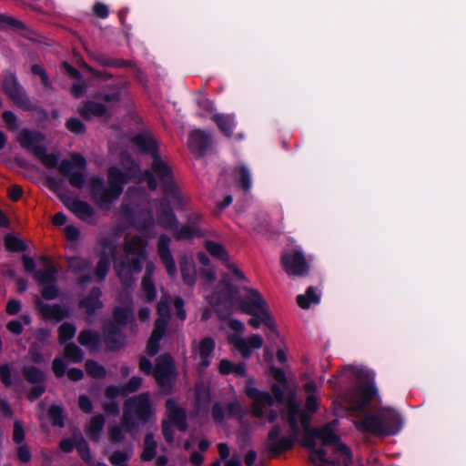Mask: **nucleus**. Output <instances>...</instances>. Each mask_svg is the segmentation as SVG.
<instances>
[{
  "label": "nucleus",
  "mask_w": 466,
  "mask_h": 466,
  "mask_svg": "<svg viewBox=\"0 0 466 466\" xmlns=\"http://www.w3.org/2000/svg\"><path fill=\"white\" fill-rule=\"evenodd\" d=\"M226 325L234 331V333L227 335L228 343L232 347L233 350L239 352L243 358H249L254 351L263 347L264 339L261 335L251 334L248 337H243L245 325L240 320L228 319Z\"/></svg>",
  "instance_id": "nucleus-7"
},
{
  "label": "nucleus",
  "mask_w": 466,
  "mask_h": 466,
  "mask_svg": "<svg viewBox=\"0 0 466 466\" xmlns=\"http://www.w3.org/2000/svg\"><path fill=\"white\" fill-rule=\"evenodd\" d=\"M134 142L144 151L150 152L153 156L152 170L165 187L168 201L174 206H181L185 202V197L175 187L172 174L167 164L156 152L157 142L151 134H141L134 138Z\"/></svg>",
  "instance_id": "nucleus-5"
},
{
  "label": "nucleus",
  "mask_w": 466,
  "mask_h": 466,
  "mask_svg": "<svg viewBox=\"0 0 466 466\" xmlns=\"http://www.w3.org/2000/svg\"><path fill=\"white\" fill-rule=\"evenodd\" d=\"M13 438L16 443H20L24 440V431L18 421L15 423Z\"/></svg>",
  "instance_id": "nucleus-57"
},
{
  "label": "nucleus",
  "mask_w": 466,
  "mask_h": 466,
  "mask_svg": "<svg viewBox=\"0 0 466 466\" xmlns=\"http://www.w3.org/2000/svg\"><path fill=\"white\" fill-rule=\"evenodd\" d=\"M78 403H79L80 409L83 411H85L86 413H89L91 411V410H92V403H91V400L87 397L81 396L79 398Z\"/></svg>",
  "instance_id": "nucleus-58"
},
{
  "label": "nucleus",
  "mask_w": 466,
  "mask_h": 466,
  "mask_svg": "<svg viewBox=\"0 0 466 466\" xmlns=\"http://www.w3.org/2000/svg\"><path fill=\"white\" fill-rule=\"evenodd\" d=\"M236 176H237L238 179L240 181L241 187L245 190H248L251 186L250 174H249L248 170L244 167H240L236 171Z\"/></svg>",
  "instance_id": "nucleus-40"
},
{
  "label": "nucleus",
  "mask_w": 466,
  "mask_h": 466,
  "mask_svg": "<svg viewBox=\"0 0 466 466\" xmlns=\"http://www.w3.org/2000/svg\"><path fill=\"white\" fill-rule=\"evenodd\" d=\"M131 315L132 312L129 309H117L115 311V319L119 324L125 323Z\"/></svg>",
  "instance_id": "nucleus-50"
},
{
  "label": "nucleus",
  "mask_w": 466,
  "mask_h": 466,
  "mask_svg": "<svg viewBox=\"0 0 466 466\" xmlns=\"http://www.w3.org/2000/svg\"><path fill=\"white\" fill-rule=\"evenodd\" d=\"M198 409L206 408L210 400L209 389L206 386H198L196 389Z\"/></svg>",
  "instance_id": "nucleus-33"
},
{
  "label": "nucleus",
  "mask_w": 466,
  "mask_h": 466,
  "mask_svg": "<svg viewBox=\"0 0 466 466\" xmlns=\"http://www.w3.org/2000/svg\"><path fill=\"white\" fill-rule=\"evenodd\" d=\"M122 164L126 174H122L116 167H111L108 171V187L106 188L104 187V182L101 178L96 177L91 181L92 195L95 201L101 208H107L109 205L119 197L124 184L132 177L137 182L142 180L141 173L127 157L123 156Z\"/></svg>",
  "instance_id": "nucleus-3"
},
{
  "label": "nucleus",
  "mask_w": 466,
  "mask_h": 466,
  "mask_svg": "<svg viewBox=\"0 0 466 466\" xmlns=\"http://www.w3.org/2000/svg\"><path fill=\"white\" fill-rule=\"evenodd\" d=\"M169 298L162 299L157 304L158 319L155 322V329L147 345V353L155 355L158 350V342L161 339L169 319Z\"/></svg>",
  "instance_id": "nucleus-11"
},
{
  "label": "nucleus",
  "mask_w": 466,
  "mask_h": 466,
  "mask_svg": "<svg viewBox=\"0 0 466 466\" xmlns=\"http://www.w3.org/2000/svg\"><path fill=\"white\" fill-rule=\"evenodd\" d=\"M282 264L290 276H303L309 270L305 258L297 250L285 252L282 256Z\"/></svg>",
  "instance_id": "nucleus-16"
},
{
  "label": "nucleus",
  "mask_w": 466,
  "mask_h": 466,
  "mask_svg": "<svg viewBox=\"0 0 466 466\" xmlns=\"http://www.w3.org/2000/svg\"><path fill=\"white\" fill-rule=\"evenodd\" d=\"M3 88L8 94V96L15 100L20 101L23 96V91L20 86L17 84L16 78L13 75H8L5 76Z\"/></svg>",
  "instance_id": "nucleus-26"
},
{
  "label": "nucleus",
  "mask_w": 466,
  "mask_h": 466,
  "mask_svg": "<svg viewBox=\"0 0 466 466\" xmlns=\"http://www.w3.org/2000/svg\"><path fill=\"white\" fill-rule=\"evenodd\" d=\"M129 457H130L129 453L117 451V452H114L111 455L110 461L112 464L121 466V465H124L123 463L125 461H127L129 459Z\"/></svg>",
  "instance_id": "nucleus-48"
},
{
  "label": "nucleus",
  "mask_w": 466,
  "mask_h": 466,
  "mask_svg": "<svg viewBox=\"0 0 466 466\" xmlns=\"http://www.w3.org/2000/svg\"><path fill=\"white\" fill-rule=\"evenodd\" d=\"M208 143V137L201 130H194L189 134L187 145L192 151L201 153Z\"/></svg>",
  "instance_id": "nucleus-25"
},
{
  "label": "nucleus",
  "mask_w": 466,
  "mask_h": 466,
  "mask_svg": "<svg viewBox=\"0 0 466 466\" xmlns=\"http://www.w3.org/2000/svg\"><path fill=\"white\" fill-rule=\"evenodd\" d=\"M348 371L356 377L358 386L350 396L340 397L334 401V410L338 415L342 414L347 410H362L377 394L372 383L374 378L372 372L357 367H350Z\"/></svg>",
  "instance_id": "nucleus-4"
},
{
  "label": "nucleus",
  "mask_w": 466,
  "mask_h": 466,
  "mask_svg": "<svg viewBox=\"0 0 466 466\" xmlns=\"http://www.w3.org/2000/svg\"><path fill=\"white\" fill-rule=\"evenodd\" d=\"M26 379L34 383L39 382L43 380V373L35 368L26 369L25 370Z\"/></svg>",
  "instance_id": "nucleus-47"
},
{
  "label": "nucleus",
  "mask_w": 466,
  "mask_h": 466,
  "mask_svg": "<svg viewBox=\"0 0 466 466\" xmlns=\"http://www.w3.org/2000/svg\"><path fill=\"white\" fill-rule=\"evenodd\" d=\"M218 370L220 374L227 375L231 372L236 373L237 375L243 376L245 375V366L242 364L235 365L228 360L223 359L219 361Z\"/></svg>",
  "instance_id": "nucleus-30"
},
{
  "label": "nucleus",
  "mask_w": 466,
  "mask_h": 466,
  "mask_svg": "<svg viewBox=\"0 0 466 466\" xmlns=\"http://www.w3.org/2000/svg\"><path fill=\"white\" fill-rule=\"evenodd\" d=\"M86 369L87 373L95 378H101L106 374L105 369L94 361H87L86 364Z\"/></svg>",
  "instance_id": "nucleus-42"
},
{
  "label": "nucleus",
  "mask_w": 466,
  "mask_h": 466,
  "mask_svg": "<svg viewBox=\"0 0 466 466\" xmlns=\"http://www.w3.org/2000/svg\"><path fill=\"white\" fill-rule=\"evenodd\" d=\"M20 302L15 299L9 300L6 305V311L10 315H15L20 310Z\"/></svg>",
  "instance_id": "nucleus-60"
},
{
  "label": "nucleus",
  "mask_w": 466,
  "mask_h": 466,
  "mask_svg": "<svg viewBox=\"0 0 466 466\" xmlns=\"http://www.w3.org/2000/svg\"><path fill=\"white\" fill-rule=\"evenodd\" d=\"M147 258L145 244L138 237L127 240L124 246V255L115 261L118 277L124 283H128L142 268V262Z\"/></svg>",
  "instance_id": "nucleus-6"
},
{
  "label": "nucleus",
  "mask_w": 466,
  "mask_h": 466,
  "mask_svg": "<svg viewBox=\"0 0 466 466\" xmlns=\"http://www.w3.org/2000/svg\"><path fill=\"white\" fill-rule=\"evenodd\" d=\"M109 268V259L106 256L102 257L99 259L96 269V275L100 279H104Z\"/></svg>",
  "instance_id": "nucleus-46"
},
{
  "label": "nucleus",
  "mask_w": 466,
  "mask_h": 466,
  "mask_svg": "<svg viewBox=\"0 0 466 466\" xmlns=\"http://www.w3.org/2000/svg\"><path fill=\"white\" fill-rule=\"evenodd\" d=\"M66 127L71 132L76 134H81L85 129L83 123L76 118L69 119L66 123Z\"/></svg>",
  "instance_id": "nucleus-49"
},
{
  "label": "nucleus",
  "mask_w": 466,
  "mask_h": 466,
  "mask_svg": "<svg viewBox=\"0 0 466 466\" xmlns=\"http://www.w3.org/2000/svg\"><path fill=\"white\" fill-rule=\"evenodd\" d=\"M65 356L71 362H78L83 359L80 349L73 344H69L65 348Z\"/></svg>",
  "instance_id": "nucleus-38"
},
{
  "label": "nucleus",
  "mask_w": 466,
  "mask_h": 466,
  "mask_svg": "<svg viewBox=\"0 0 466 466\" xmlns=\"http://www.w3.org/2000/svg\"><path fill=\"white\" fill-rule=\"evenodd\" d=\"M199 230L196 225H188L184 226L177 233V238L178 239H186L198 236Z\"/></svg>",
  "instance_id": "nucleus-41"
},
{
  "label": "nucleus",
  "mask_w": 466,
  "mask_h": 466,
  "mask_svg": "<svg viewBox=\"0 0 466 466\" xmlns=\"http://www.w3.org/2000/svg\"><path fill=\"white\" fill-rule=\"evenodd\" d=\"M169 241L170 239L168 238H167L166 236H161L158 240L157 250L159 258L163 264L165 265L167 274L171 278H176L177 267L172 258V255L168 249Z\"/></svg>",
  "instance_id": "nucleus-20"
},
{
  "label": "nucleus",
  "mask_w": 466,
  "mask_h": 466,
  "mask_svg": "<svg viewBox=\"0 0 466 466\" xmlns=\"http://www.w3.org/2000/svg\"><path fill=\"white\" fill-rule=\"evenodd\" d=\"M159 221L168 229H173L177 223L176 218L170 210H164Z\"/></svg>",
  "instance_id": "nucleus-44"
},
{
  "label": "nucleus",
  "mask_w": 466,
  "mask_h": 466,
  "mask_svg": "<svg viewBox=\"0 0 466 466\" xmlns=\"http://www.w3.org/2000/svg\"><path fill=\"white\" fill-rule=\"evenodd\" d=\"M23 265H24V268L25 270L27 272V273H35V262L34 260L27 257V256H24L23 257Z\"/></svg>",
  "instance_id": "nucleus-61"
},
{
  "label": "nucleus",
  "mask_w": 466,
  "mask_h": 466,
  "mask_svg": "<svg viewBox=\"0 0 466 466\" xmlns=\"http://www.w3.org/2000/svg\"><path fill=\"white\" fill-rule=\"evenodd\" d=\"M246 414L245 408L239 403L238 400H233L228 407L226 413H224L220 404H215L212 410V416L218 422H222L228 417H237L242 419Z\"/></svg>",
  "instance_id": "nucleus-21"
},
{
  "label": "nucleus",
  "mask_w": 466,
  "mask_h": 466,
  "mask_svg": "<svg viewBox=\"0 0 466 466\" xmlns=\"http://www.w3.org/2000/svg\"><path fill=\"white\" fill-rule=\"evenodd\" d=\"M67 376L72 380H79L83 377V372L78 369H71L68 370Z\"/></svg>",
  "instance_id": "nucleus-64"
},
{
  "label": "nucleus",
  "mask_w": 466,
  "mask_h": 466,
  "mask_svg": "<svg viewBox=\"0 0 466 466\" xmlns=\"http://www.w3.org/2000/svg\"><path fill=\"white\" fill-rule=\"evenodd\" d=\"M106 112V106L96 102H88L82 108V114L86 117L102 116Z\"/></svg>",
  "instance_id": "nucleus-32"
},
{
  "label": "nucleus",
  "mask_w": 466,
  "mask_h": 466,
  "mask_svg": "<svg viewBox=\"0 0 466 466\" xmlns=\"http://www.w3.org/2000/svg\"><path fill=\"white\" fill-rule=\"evenodd\" d=\"M167 420L163 422V433L166 440L169 442L173 441L172 426H176L179 431H186V414L173 400L167 401Z\"/></svg>",
  "instance_id": "nucleus-12"
},
{
  "label": "nucleus",
  "mask_w": 466,
  "mask_h": 466,
  "mask_svg": "<svg viewBox=\"0 0 466 466\" xmlns=\"http://www.w3.org/2000/svg\"><path fill=\"white\" fill-rule=\"evenodd\" d=\"M320 300V295L313 289L309 288L304 295L297 298L298 304L303 308H309L312 304H317Z\"/></svg>",
  "instance_id": "nucleus-28"
},
{
  "label": "nucleus",
  "mask_w": 466,
  "mask_h": 466,
  "mask_svg": "<svg viewBox=\"0 0 466 466\" xmlns=\"http://www.w3.org/2000/svg\"><path fill=\"white\" fill-rule=\"evenodd\" d=\"M66 364L62 359L56 358L53 362V370L57 377L65 374Z\"/></svg>",
  "instance_id": "nucleus-53"
},
{
  "label": "nucleus",
  "mask_w": 466,
  "mask_h": 466,
  "mask_svg": "<svg viewBox=\"0 0 466 466\" xmlns=\"http://www.w3.org/2000/svg\"><path fill=\"white\" fill-rule=\"evenodd\" d=\"M5 245L6 249L13 252L23 251L26 248L22 239L12 235H7L5 238Z\"/></svg>",
  "instance_id": "nucleus-35"
},
{
  "label": "nucleus",
  "mask_w": 466,
  "mask_h": 466,
  "mask_svg": "<svg viewBox=\"0 0 466 466\" xmlns=\"http://www.w3.org/2000/svg\"><path fill=\"white\" fill-rule=\"evenodd\" d=\"M3 119L5 124L11 129H15L17 127L16 117L14 113L10 111H5L3 113Z\"/></svg>",
  "instance_id": "nucleus-52"
},
{
  "label": "nucleus",
  "mask_w": 466,
  "mask_h": 466,
  "mask_svg": "<svg viewBox=\"0 0 466 466\" xmlns=\"http://www.w3.org/2000/svg\"><path fill=\"white\" fill-rule=\"evenodd\" d=\"M49 414L53 419V422L56 425H63V418L61 414V409L58 406H52L49 410Z\"/></svg>",
  "instance_id": "nucleus-51"
},
{
  "label": "nucleus",
  "mask_w": 466,
  "mask_h": 466,
  "mask_svg": "<svg viewBox=\"0 0 466 466\" xmlns=\"http://www.w3.org/2000/svg\"><path fill=\"white\" fill-rule=\"evenodd\" d=\"M45 269L43 271H35V279L43 286L42 295L46 299H55L58 290L54 284L56 269L46 258H41Z\"/></svg>",
  "instance_id": "nucleus-15"
},
{
  "label": "nucleus",
  "mask_w": 466,
  "mask_h": 466,
  "mask_svg": "<svg viewBox=\"0 0 466 466\" xmlns=\"http://www.w3.org/2000/svg\"><path fill=\"white\" fill-rule=\"evenodd\" d=\"M75 446L76 442L74 443L70 439L63 440L60 442V449L65 452H70Z\"/></svg>",
  "instance_id": "nucleus-63"
},
{
  "label": "nucleus",
  "mask_w": 466,
  "mask_h": 466,
  "mask_svg": "<svg viewBox=\"0 0 466 466\" xmlns=\"http://www.w3.org/2000/svg\"><path fill=\"white\" fill-rule=\"evenodd\" d=\"M78 340L81 345L95 350L98 343V337L96 334L86 330L80 333Z\"/></svg>",
  "instance_id": "nucleus-34"
},
{
  "label": "nucleus",
  "mask_w": 466,
  "mask_h": 466,
  "mask_svg": "<svg viewBox=\"0 0 466 466\" xmlns=\"http://www.w3.org/2000/svg\"><path fill=\"white\" fill-rule=\"evenodd\" d=\"M175 376L176 370L171 358L169 356L158 358L155 370V377L158 385L163 390L168 389Z\"/></svg>",
  "instance_id": "nucleus-17"
},
{
  "label": "nucleus",
  "mask_w": 466,
  "mask_h": 466,
  "mask_svg": "<svg viewBox=\"0 0 466 466\" xmlns=\"http://www.w3.org/2000/svg\"><path fill=\"white\" fill-rule=\"evenodd\" d=\"M65 234L69 240H75L79 236V230L74 226H66L65 228Z\"/></svg>",
  "instance_id": "nucleus-59"
},
{
  "label": "nucleus",
  "mask_w": 466,
  "mask_h": 466,
  "mask_svg": "<svg viewBox=\"0 0 466 466\" xmlns=\"http://www.w3.org/2000/svg\"><path fill=\"white\" fill-rule=\"evenodd\" d=\"M100 291L98 289L92 290L91 294L82 300L81 307L84 308L86 312L91 313L96 309L101 307V302L99 301Z\"/></svg>",
  "instance_id": "nucleus-31"
},
{
  "label": "nucleus",
  "mask_w": 466,
  "mask_h": 466,
  "mask_svg": "<svg viewBox=\"0 0 466 466\" xmlns=\"http://www.w3.org/2000/svg\"><path fill=\"white\" fill-rule=\"evenodd\" d=\"M219 129L226 135L230 136L232 127H234L233 116L228 115L215 114L212 116Z\"/></svg>",
  "instance_id": "nucleus-29"
},
{
  "label": "nucleus",
  "mask_w": 466,
  "mask_h": 466,
  "mask_svg": "<svg viewBox=\"0 0 466 466\" xmlns=\"http://www.w3.org/2000/svg\"><path fill=\"white\" fill-rule=\"evenodd\" d=\"M204 292L210 305L220 319L240 311L251 316L248 325L258 329L265 325L270 331V337H279V332L268 305L262 295L255 289L242 286L234 288L223 279L209 294L208 287L216 279V272L212 268L201 272Z\"/></svg>",
  "instance_id": "nucleus-2"
},
{
  "label": "nucleus",
  "mask_w": 466,
  "mask_h": 466,
  "mask_svg": "<svg viewBox=\"0 0 466 466\" xmlns=\"http://www.w3.org/2000/svg\"><path fill=\"white\" fill-rule=\"evenodd\" d=\"M76 447L80 456L85 461L90 460V453H89L88 447L81 436L76 437Z\"/></svg>",
  "instance_id": "nucleus-45"
},
{
  "label": "nucleus",
  "mask_w": 466,
  "mask_h": 466,
  "mask_svg": "<svg viewBox=\"0 0 466 466\" xmlns=\"http://www.w3.org/2000/svg\"><path fill=\"white\" fill-rule=\"evenodd\" d=\"M180 270L184 283L190 287L194 286L197 279V272L192 257H182L180 260Z\"/></svg>",
  "instance_id": "nucleus-22"
},
{
  "label": "nucleus",
  "mask_w": 466,
  "mask_h": 466,
  "mask_svg": "<svg viewBox=\"0 0 466 466\" xmlns=\"http://www.w3.org/2000/svg\"><path fill=\"white\" fill-rule=\"evenodd\" d=\"M59 171L68 177L73 187H81L84 184L86 161L83 157L74 155L68 160H64L58 167Z\"/></svg>",
  "instance_id": "nucleus-13"
},
{
  "label": "nucleus",
  "mask_w": 466,
  "mask_h": 466,
  "mask_svg": "<svg viewBox=\"0 0 466 466\" xmlns=\"http://www.w3.org/2000/svg\"><path fill=\"white\" fill-rule=\"evenodd\" d=\"M157 444L151 435H147L145 439V448L142 453L144 461H150L156 453Z\"/></svg>",
  "instance_id": "nucleus-36"
},
{
  "label": "nucleus",
  "mask_w": 466,
  "mask_h": 466,
  "mask_svg": "<svg viewBox=\"0 0 466 466\" xmlns=\"http://www.w3.org/2000/svg\"><path fill=\"white\" fill-rule=\"evenodd\" d=\"M30 323V318L28 315H23L19 320H12L7 324V329L18 335L23 330L24 325H28Z\"/></svg>",
  "instance_id": "nucleus-37"
},
{
  "label": "nucleus",
  "mask_w": 466,
  "mask_h": 466,
  "mask_svg": "<svg viewBox=\"0 0 466 466\" xmlns=\"http://www.w3.org/2000/svg\"><path fill=\"white\" fill-rule=\"evenodd\" d=\"M44 137L37 132L23 130L19 133L18 141L20 145L32 152L47 167H55L57 164V157L53 154H47L42 147Z\"/></svg>",
  "instance_id": "nucleus-10"
},
{
  "label": "nucleus",
  "mask_w": 466,
  "mask_h": 466,
  "mask_svg": "<svg viewBox=\"0 0 466 466\" xmlns=\"http://www.w3.org/2000/svg\"><path fill=\"white\" fill-rule=\"evenodd\" d=\"M206 248L207 250L212 255L213 257L218 258V259L225 261L227 263V267L230 272L236 277L238 280H246V277L242 273V271L233 263H230L228 261V255L225 248L218 243L208 241L206 243Z\"/></svg>",
  "instance_id": "nucleus-18"
},
{
  "label": "nucleus",
  "mask_w": 466,
  "mask_h": 466,
  "mask_svg": "<svg viewBox=\"0 0 466 466\" xmlns=\"http://www.w3.org/2000/svg\"><path fill=\"white\" fill-rule=\"evenodd\" d=\"M76 334L75 326L64 323L59 328V340L61 343L66 342V340L72 339Z\"/></svg>",
  "instance_id": "nucleus-39"
},
{
  "label": "nucleus",
  "mask_w": 466,
  "mask_h": 466,
  "mask_svg": "<svg viewBox=\"0 0 466 466\" xmlns=\"http://www.w3.org/2000/svg\"><path fill=\"white\" fill-rule=\"evenodd\" d=\"M174 306L177 309V317L181 319V320H184L186 319V311L183 308L184 306V301L182 299L180 298H177L175 299L174 301Z\"/></svg>",
  "instance_id": "nucleus-56"
},
{
  "label": "nucleus",
  "mask_w": 466,
  "mask_h": 466,
  "mask_svg": "<svg viewBox=\"0 0 466 466\" xmlns=\"http://www.w3.org/2000/svg\"><path fill=\"white\" fill-rule=\"evenodd\" d=\"M215 349V340L211 338L201 339L196 346L195 359L201 369L210 364V359Z\"/></svg>",
  "instance_id": "nucleus-19"
},
{
  "label": "nucleus",
  "mask_w": 466,
  "mask_h": 466,
  "mask_svg": "<svg viewBox=\"0 0 466 466\" xmlns=\"http://www.w3.org/2000/svg\"><path fill=\"white\" fill-rule=\"evenodd\" d=\"M271 374L276 380V384L272 386L274 398L268 392L258 390L253 380H248L245 387V393L252 400L251 412L254 417L271 422L277 418L273 407L287 409L285 420L288 425H275L270 430L266 443L267 449L278 454L292 447L295 440H300L304 446L312 447L314 445L312 438L317 437L324 445L333 444L334 451L342 460L343 466H350L352 458L350 450L339 441L335 432L337 420L320 430L309 429V415L318 409V397L308 395L306 410L301 411L295 394L288 388L283 371L272 369ZM309 459L318 466H340L337 461H329L322 450H313Z\"/></svg>",
  "instance_id": "nucleus-1"
},
{
  "label": "nucleus",
  "mask_w": 466,
  "mask_h": 466,
  "mask_svg": "<svg viewBox=\"0 0 466 466\" xmlns=\"http://www.w3.org/2000/svg\"><path fill=\"white\" fill-rule=\"evenodd\" d=\"M142 383V380L139 377H132L129 380L127 386L126 388H120V387H108L106 390V396L109 400L114 399L116 396L129 393L137 390Z\"/></svg>",
  "instance_id": "nucleus-24"
},
{
  "label": "nucleus",
  "mask_w": 466,
  "mask_h": 466,
  "mask_svg": "<svg viewBox=\"0 0 466 466\" xmlns=\"http://www.w3.org/2000/svg\"><path fill=\"white\" fill-rule=\"evenodd\" d=\"M0 378L4 384H11V370L8 366L4 365L0 367Z\"/></svg>",
  "instance_id": "nucleus-54"
},
{
  "label": "nucleus",
  "mask_w": 466,
  "mask_h": 466,
  "mask_svg": "<svg viewBox=\"0 0 466 466\" xmlns=\"http://www.w3.org/2000/svg\"><path fill=\"white\" fill-rule=\"evenodd\" d=\"M94 13L101 18H105L108 15V8L106 5L101 3H96L93 7Z\"/></svg>",
  "instance_id": "nucleus-55"
},
{
  "label": "nucleus",
  "mask_w": 466,
  "mask_h": 466,
  "mask_svg": "<svg viewBox=\"0 0 466 466\" xmlns=\"http://www.w3.org/2000/svg\"><path fill=\"white\" fill-rule=\"evenodd\" d=\"M40 311L45 318L61 319L66 315V310L58 305L41 304Z\"/></svg>",
  "instance_id": "nucleus-27"
},
{
  "label": "nucleus",
  "mask_w": 466,
  "mask_h": 466,
  "mask_svg": "<svg viewBox=\"0 0 466 466\" xmlns=\"http://www.w3.org/2000/svg\"><path fill=\"white\" fill-rule=\"evenodd\" d=\"M361 430L380 435H391L400 431L402 420L399 413L390 409H385L377 415L366 417L357 423Z\"/></svg>",
  "instance_id": "nucleus-8"
},
{
  "label": "nucleus",
  "mask_w": 466,
  "mask_h": 466,
  "mask_svg": "<svg viewBox=\"0 0 466 466\" xmlns=\"http://www.w3.org/2000/svg\"><path fill=\"white\" fill-rule=\"evenodd\" d=\"M155 267L153 263H147V275L142 279V296L148 301H152L156 298V289L153 285L151 275L153 274Z\"/></svg>",
  "instance_id": "nucleus-23"
},
{
  "label": "nucleus",
  "mask_w": 466,
  "mask_h": 466,
  "mask_svg": "<svg viewBox=\"0 0 466 466\" xmlns=\"http://www.w3.org/2000/svg\"><path fill=\"white\" fill-rule=\"evenodd\" d=\"M32 71L35 75H38L40 76L41 82L44 86H47V76L42 66L35 65L32 67Z\"/></svg>",
  "instance_id": "nucleus-62"
},
{
  "label": "nucleus",
  "mask_w": 466,
  "mask_h": 466,
  "mask_svg": "<svg viewBox=\"0 0 466 466\" xmlns=\"http://www.w3.org/2000/svg\"><path fill=\"white\" fill-rule=\"evenodd\" d=\"M104 426V419L102 416H95L92 418L89 425L88 431L93 436H96Z\"/></svg>",
  "instance_id": "nucleus-43"
},
{
  "label": "nucleus",
  "mask_w": 466,
  "mask_h": 466,
  "mask_svg": "<svg viewBox=\"0 0 466 466\" xmlns=\"http://www.w3.org/2000/svg\"><path fill=\"white\" fill-rule=\"evenodd\" d=\"M152 413L148 394L130 399L126 403L122 427L129 431L138 420H146Z\"/></svg>",
  "instance_id": "nucleus-9"
},
{
  "label": "nucleus",
  "mask_w": 466,
  "mask_h": 466,
  "mask_svg": "<svg viewBox=\"0 0 466 466\" xmlns=\"http://www.w3.org/2000/svg\"><path fill=\"white\" fill-rule=\"evenodd\" d=\"M49 187L57 194L62 202L79 218L85 221H91L94 216L93 208L86 202L73 199L63 194L58 185L52 179L49 181Z\"/></svg>",
  "instance_id": "nucleus-14"
}]
</instances>
